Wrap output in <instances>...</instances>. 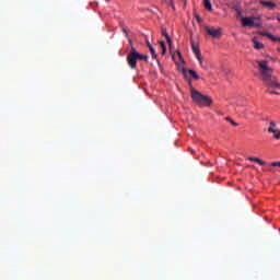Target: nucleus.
Wrapping results in <instances>:
<instances>
[{
    "label": "nucleus",
    "mask_w": 280,
    "mask_h": 280,
    "mask_svg": "<svg viewBox=\"0 0 280 280\" xmlns=\"http://www.w3.org/2000/svg\"><path fill=\"white\" fill-rule=\"evenodd\" d=\"M260 68V75L262 83H265L269 94H279L277 90H280V83L277 77H273V70L268 66V61H257Z\"/></svg>",
    "instance_id": "nucleus-1"
},
{
    "label": "nucleus",
    "mask_w": 280,
    "mask_h": 280,
    "mask_svg": "<svg viewBox=\"0 0 280 280\" xmlns=\"http://www.w3.org/2000/svg\"><path fill=\"white\" fill-rule=\"evenodd\" d=\"M189 90H190V95L194 103L202 107L212 105L213 103L212 98L210 96H206L205 94L196 90L191 81H189Z\"/></svg>",
    "instance_id": "nucleus-2"
},
{
    "label": "nucleus",
    "mask_w": 280,
    "mask_h": 280,
    "mask_svg": "<svg viewBox=\"0 0 280 280\" xmlns=\"http://www.w3.org/2000/svg\"><path fill=\"white\" fill-rule=\"evenodd\" d=\"M129 43H130V51L127 55V63H128L129 68H131V70H137L140 52H138V50H136L131 38H129Z\"/></svg>",
    "instance_id": "nucleus-3"
},
{
    "label": "nucleus",
    "mask_w": 280,
    "mask_h": 280,
    "mask_svg": "<svg viewBox=\"0 0 280 280\" xmlns=\"http://www.w3.org/2000/svg\"><path fill=\"white\" fill-rule=\"evenodd\" d=\"M178 70L184 74V78L186 79V81H188L189 86H190V79L189 75L195 79V81H199L200 77L199 74L196 72V70H186L185 67H179Z\"/></svg>",
    "instance_id": "nucleus-4"
},
{
    "label": "nucleus",
    "mask_w": 280,
    "mask_h": 280,
    "mask_svg": "<svg viewBox=\"0 0 280 280\" xmlns=\"http://www.w3.org/2000/svg\"><path fill=\"white\" fill-rule=\"evenodd\" d=\"M205 30L206 32H208L210 36H213V38H218L219 36H222L221 27H210V25H206Z\"/></svg>",
    "instance_id": "nucleus-5"
},
{
    "label": "nucleus",
    "mask_w": 280,
    "mask_h": 280,
    "mask_svg": "<svg viewBox=\"0 0 280 280\" xmlns=\"http://www.w3.org/2000/svg\"><path fill=\"white\" fill-rule=\"evenodd\" d=\"M268 131H269V133H273V136H275V138H277V140H280V129H277L276 120H270L269 121Z\"/></svg>",
    "instance_id": "nucleus-6"
},
{
    "label": "nucleus",
    "mask_w": 280,
    "mask_h": 280,
    "mask_svg": "<svg viewBox=\"0 0 280 280\" xmlns=\"http://www.w3.org/2000/svg\"><path fill=\"white\" fill-rule=\"evenodd\" d=\"M162 35L165 36L167 43H168V46L170 47H173V38L172 36L168 34L166 27H162Z\"/></svg>",
    "instance_id": "nucleus-7"
},
{
    "label": "nucleus",
    "mask_w": 280,
    "mask_h": 280,
    "mask_svg": "<svg viewBox=\"0 0 280 280\" xmlns=\"http://www.w3.org/2000/svg\"><path fill=\"white\" fill-rule=\"evenodd\" d=\"M259 34H261L262 36H268L270 40H280V36H275V34H272L271 32L260 31Z\"/></svg>",
    "instance_id": "nucleus-8"
},
{
    "label": "nucleus",
    "mask_w": 280,
    "mask_h": 280,
    "mask_svg": "<svg viewBox=\"0 0 280 280\" xmlns=\"http://www.w3.org/2000/svg\"><path fill=\"white\" fill-rule=\"evenodd\" d=\"M242 23L245 26H252L254 25V19H252L250 16H242Z\"/></svg>",
    "instance_id": "nucleus-9"
},
{
    "label": "nucleus",
    "mask_w": 280,
    "mask_h": 280,
    "mask_svg": "<svg viewBox=\"0 0 280 280\" xmlns=\"http://www.w3.org/2000/svg\"><path fill=\"white\" fill-rule=\"evenodd\" d=\"M191 48H192V51H194L196 58L199 60L200 49H199L198 44H195V40H191Z\"/></svg>",
    "instance_id": "nucleus-10"
},
{
    "label": "nucleus",
    "mask_w": 280,
    "mask_h": 280,
    "mask_svg": "<svg viewBox=\"0 0 280 280\" xmlns=\"http://www.w3.org/2000/svg\"><path fill=\"white\" fill-rule=\"evenodd\" d=\"M248 161H254V163H258V165H266L265 160H261V158H255V156L250 155L248 158Z\"/></svg>",
    "instance_id": "nucleus-11"
},
{
    "label": "nucleus",
    "mask_w": 280,
    "mask_h": 280,
    "mask_svg": "<svg viewBox=\"0 0 280 280\" xmlns=\"http://www.w3.org/2000/svg\"><path fill=\"white\" fill-rule=\"evenodd\" d=\"M254 47L255 49H264V44H260V40H258L257 36H254L253 38Z\"/></svg>",
    "instance_id": "nucleus-12"
},
{
    "label": "nucleus",
    "mask_w": 280,
    "mask_h": 280,
    "mask_svg": "<svg viewBox=\"0 0 280 280\" xmlns=\"http://www.w3.org/2000/svg\"><path fill=\"white\" fill-rule=\"evenodd\" d=\"M261 5H265L267 8H276V3H273L272 1H266V0H261L260 1Z\"/></svg>",
    "instance_id": "nucleus-13"
},
{
    "label": "nucleus",
    "mask_w": 280,
    "mask_h": 280,
    "mask_svg": "<svg viewBox=\"0 0 280 280\" xmlns=\"http://www.w3.org/2000/svg\"><path fill=\"white\" fill-rule=\"evenodd\" d=\"M149 50L151 52L152 59H158V55H156V50H155L154 46H149Z\"/></svg>",
    "instance_id": "nucleus-14"
},
{
    "label": "nucleus",
    "mask_w": 280,
    "mask_h": 280,
    "mask_svg": "<svg viewBox=\"0 0 280 280\" xmlns=\"http://www.w3.org/2000/svg\"><path fill=\"white\" fill-rule=\"evenodd\" d=\"M203 5L205 8H207L208 10H213V5L211 3L210 0H203Z\"/></svg>",
    "instance_id": "nucleus-15"
},
{
    "label": "nucleus",
    "mask_w": 280,
    "mask_h": 280,
    "mask_svg": "<svg viewBox=\"0 0 280 280\" xmlns=\"http://www.w3.org/2000/svg\"><path fill=\"white\" fill-rule=\"evenodd\" d=\"M160 45H161L162 54H166L167 47H166L165 40H160Z\"/></svg>",
    "instance_id": "nucleus-16"
},
{
    "label": "nucleus",
    "mask_w": 280,
    "mask_h": 280,
    "mask_svg": "<svg viewBox=\"0 0 280 280\" xmlns=\"http://www.w3.org/2000/svg\"><path fill=\"white\" fill-rule=\"evenodd\" d=\"M225 120L231 122V125H233V127H237L238 126V122H235V120H233V118H231V116H226Z\"/></svg>",
    "instance_id": "nucleus-17"
},
{
    "label": "nucleus",
    "mask_w": 280,
    "mask_h": 280,
    "mask_svg": "<svg viewBox=\"0 0 280 280\" xmlns=\"http://www.w3.org/2000/svg\"><path fill=\"white\" fill-rule=\"evenodd\" d=\"M149 56L148 55H140L139 52V60L145 61L147 63L149 62Z\"/></svg>",
    "instance_id": "nucleus-18"
},
{
    "label": "nucleus",
    "mask_w": 280,
    "mask_h": 280,
    "mask_svg": "<svg viewBox=\"0 0 280 280\" xmlns=\"http://www.w3.org/2000/svg\"><path fill=\"white\" fill-rule=\"evenodd\" d=\"M177 55H178L179 61H182V63H185V59L183 58L180 50H177Z\"/></svg>",
    "instance_id": "nucleus-19"
},
{
    "label": "nucleus",
    "mask_w": 280,
    "mask_h": 280,
    "mask_svg": "<svg viewBox=\"0 0 280 280\" xmlns=\"http://www.w3.org/2000/svg\"><path fill=\"white\" fill-rule=\"evenodd\" d=\"M271 167H280V160L278 162H271Z\"/></svg>",
    "instance_id": "nucleus-20"
},
{
    "label": "nucleus",
    "mask_w": 280,
    "mask_h": 280,
    "mask_svg": "<svg viewBox=\"0 0 280 280\" xmlns=\"http://www.w3.org/2000/svg\"><path fill=\"white\" fill-rule=\"evenodd\" d=\"M198 61H199L200 66H203V59H202L201 50H200V57H198Z\"/></svg>",
    "instance_id": "nucleus-21"
},
{
    "label": "nucleus",
    "mask_w": 280,
    "mask_h": 280,
    "mask_svg": "<svg viewBox=\"0 0 280 280\" xmlns=\"http://www.w3.org/2000/svg\"><path fill=\"white\" fill-rule=\"evenodd\" d=\"M162 1H164L165 3H171V5H174V1L172 0H162Z\"/></svg>",
    "instance_id": "nucleus-22"
},
{
    "label": "nucleus",
    "mask_w": 280,
    "mask_h": 280,
    "mask_svg": "<svg viewBox=\"0 0 280 280\" xmlns=\"http://www.w3.org/2000/svg\"><path fill=\"white\" fill-rule=\"evenodd\" d=\"M197 21H202L201 16L199 14H196Z\"/></svg>",
    "instance_id": "nucleus-23"
},
{
    "label": "nucleus",
    "mask_w": 280,
    "mask_h": 280,
    "mask_svg": "<svg viewBox=\"0 0 280 280\" xmlns=\"http://www.w3.org/2000/svg\"><path fill=\"white\" fill-rule=\"evenodd\" d=\"M236 13H237V15H242V10L237 9Z\"/></svg>",
    "instance_id": "nucleus-24"
},
{
    "label": "nucleus",
    "mask_w": 280,
    "mask_h": 280,
    "mask_svg": "<svg viewBox=\"0 0 280 280\" xmlns=\"http://www.w3.org/2000/svg\"><path fill=\"white\" fill-rule=\"evenodd\" d=\"M254 25H256L257 27H259L260 23L255 22V20H254Z\"/></svg>",
    "instance_id": "nucleus-25"
},
{
    "label": "nucleus",
    "mask_w": 280,
    "mask_h": 280,
    "mask_svg": "<svg viewBox=\"0 0 280 280\" xmlns=\"http://www.w3.org/2000/svg\"><path fill=\"white\" fill-rule=\"evenodd\" d=\"M147 45L149 46V49H150V45H152V44H150V40H147Z\"/></svg>",
    "instance_id": "nucleus-26"
},
{
    "label": "nucleus",
    "mask_w": 280,
    "mask_h": 280,
    "mask_svg": "<svg viewBox=\"0 0 280 280\" xmlns=\"http://www.w3.org/2000/svg\"><path fill=\"white\" fill-rule=\"evenodd\" d=\"M122 30H124V32H125L126 34H128V32H127L126 27H122Z\"/></svg>",
    "instance_id": "nucleus-27"
},
{
    "label": "nucleus",
    "mask_w": 280,
    "mask_h": 280,
    "mask_svg": "<svg viewBox=\"0 0 280 280\" xmlns=\"http://www.w3.org/2000/svg\"><path fill=\"white\" fill-rule=\"evenodd\" d=\"M278 21L280 22V16H278Z\"/></svg>",
    "instance_id": "nucleus-28"
},
{
    "label": "nucleus",
    "mask_w": 280,
    "mask_h": 280,
    "mask_svg": "<svg viewBox=\"0 0 280 280\" xmlns=\"http://www.w3.org/2000/svg\"><path fill=\"white\" fill-rule=\"evenodd\" d=\"M173 59H175V55H173Z\"/></svg>",
    "instance_id": "nucleus-29"
},
{
    "label": "nucleus",
    "mask_w": 280,
    "mask_h": 280,
    "mask_svg": "<svg viewBox=\"0 0 280 280\" xmlns=\"http://www.w3.org/2000/svg\"><path fill=\"white\" fill-rule=\"evenodd\" d=\"M278 51H280V48H278Z\"/></svg>",
    "instance_id": "nucleus-30"
}]
</instances>
